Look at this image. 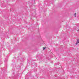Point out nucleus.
<instances>
[{"label":"nucleus","instance_id":"7ed1b4c3","mask_svg":"<svg viewBox=\"0 0 79 79\" xmlns=\"http://www.w3.org/2000/svg\"><path fill=\"white\" fill-rule=\"evenodd\" d=\"M76 13L75 14V16H76Z\"/></svg>","mask_w":79,"mask_h":79},{"label":"nucleus","instance_id":"f257e3e1","mask_svg":"<svg viewBox=\"0 0 79 79\" xmlns=\"http://www.w3.org/2000/svg\"><path fill=\"white\" fill-rule=\"evenodd\" d=\"M79 43V41L78 40H77V42L76 44H78V43Z\"/></svg>","mask_w":79,"mask_h":79},{"label":"nucleus","instance_id":"20e7f679","mask_svg":"<svg viewBox=\"0 0 79 79\" xmlns=\"http://www.w3.org/2000/svg\"><path fill=\"white\" fill-rule=\"evenodd\" d=\"M78 40L79 41V39H78Z\"/></svg>","mask_w":79,"mask_h":79},{"label":"nucleus","instance_id":"f03ea898","mask_svg":"<svg viewBox=\"0 0 79 79\" xmlns=\"http://www.w3.org/2000/svg\"><path fill=\"white\" fill-rule=\"evenodd\" d=\"M43 50H45V49H46V48H45V47H43Z\"/></svg>","mask_w":79,"mask_h":79}]
</instances>
